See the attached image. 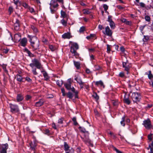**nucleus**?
I'll return each instance as SVG.
<instances>
[{"instance_id":"45","label":"nucleus","mask_w":153,"mask_h":153,"mask_svg":"<svg viewBox=\"0 0 153 153\" xmlns=\"http://www.w3.org/2000/svg\"><path fill=\"white\" fill-rule=\"evenodd\" d=\"M112 103L114 106H117L118 104V102L117 101L114 100H112Z\"/></svg>"},{"instance_id":"56","label":"nucleus","mask_w":153,"mask_h":153,"mask_svg":"<svg viewBox=\"0 0 153 153\" xmlns=\"http://www.w3.org/2000/svg\"><path fill=\"white\" fill-rule=\"evenodd\" d=\"M13 9L11 7H10L9 8V11L10 12V13L11 14V12H13Z\"/></svg>"},{"instance_id":"63","label":"nucleus","mask_w":153,"mask_h":153,"mask_svg":"<svg viewBox=\"0 0 153 153\" xmlns=\"http://www.w3.org/2000/svg\"><path fill=\"white\" fill-rule=\"evenodd\" d=\"M14 1V3L16 5L17 4L18 2H19V0H13Z\"/></svg>"},{"instance_id":"14","label":"nucleus","mask_w":153,"mask_h":153,"mask_svg":"<svg viewBox=\"0 0 153 153\" xmlns=\"http://www.w3.org/2000/svg\"><path fill=\"white\" fill-rule=\"evenodd\" d=\"M14 42H18L20 41L21 39V36L19 33L15 34L14 36Z\"/></svg>"},{"instance_id":"33","label":"nucleus","mask_w":153,"mask_h":153,"mask_svg":"<svg viewBox=\"0 0 153 153\" xmlns=\"http://www.w3.org/2000/svg\"><path fill=\"white\" fill-rule=\"evenodd\" d=\"M92 97L96 100H97L99 99V97L97 95L96 93H93Z\"/></svg>"},{"instance_id":"31","label":"nucleus","mask_w":153,"mask_h":153,"mask_svg":"<svg viewBox=\"0 0 153 153\" xmlns=\"http://www.w3.org/2000/svg\"><path fill=\"white\" fill-rule=\"evenodd\" d=\"M125 117L124 116L122 118V120L120 122V123L121 125L123 126H125Z\"/></svg>"},{"instance_id":"8","label":"nucleus","mask_w":153,"mask_h":153,"mask_svg":"<svg viewBox=\"0 0 153 153\" xmlns=\"http://www.w3.org/2000/svg\"><path fill=\"white\" fill-rule=\"evenodd\" d=\"M11 111L12 112H17L19 111L18 106L11 103L9 104Z\"/></svg>"},{"instance_id":"43","label":"nucleus","mask_w":153,"mask_h":153,"mask_svg":"<svg viewBox=\"0 0 153 153\" xmlns=\"http://www.w3.org/2000/svg\"><path fill=\"white\" fill-rule=\"evenodd\" d=\"M101 68L98 65H96L94 66V68L96 71L99 70L101 69Z\"/></svg>"},{"instance_id":"44","label":"nucleus","mask_w":153,"mask_h":153,"mask_svg":"<svg viewBox=\"0 0 153 153\" xmlns=\"http://www.w3.org/2000/svg\"><path fill=\"white\" fill-rule=\"evenodd\" d=\"M103 7L104 8L105 11V12H106L108 8V6L106 4H104L103 5Z\"/></svg>"},{"instance_id":"47","label":"nucleus","mask_w":153,"mask_h":153,"mask_svg":"<svg viewBox=\"0 0 153 153\" xmlns=\"http://www.w3.org/2000/svg\"><path fill=\"white\" fill-rule=\"evenodd\" d=\"M72 120L74 122V125H76L77 124V123L76 121V118L75 117H74L72 119Z\"/></svg>"},{"instance_id":"36","label":"nucleus","mask_w":153,"mask_h":153,"mask_svg":"<svg viewBox=\"0 0 153 153\" xmlns=\"http://www.w3.org/2000/svg\"><path fill=\"white\" fill-rule=\"evenodd\" d=\"M43 133L47 135H49L50 131L48 129H45L43 130Z\"/></svg>"},{"instance_id":"38","label":"nucleus","mask_w":153,"mask_h":153,"mask_svg":"<svg viewBox=\"0 0 153 153\" xmlns=\"http://www.w3.org/2000/svg\"><path fill=\"white\" fill-rule=\"evenodd\" d=\"M110 25L111 28L114 29L115 27V25L113 21L110 22Z\"/></svg>"},{"instance_id":"27","label":"nucleus","mask_w":153,"mask_h":153,"mask_svg":"<svg viewBox=\"0 0 153 153\" xmlns=\"http://www.w3.org/2000/svg\"><path fill=\"white\" fill-rule=\"evenodd\" d=\"M77 82L78 83L79 85L83 84L84 82H83L80 78H78L77 77L75 78Z\"/></svg>"},{"instance_id":"39","label":"nucleus","mask_w":153,"mask_h":153,"mask_svg":"<svg viewBox=\"0 0 153 153\" xmlns=\"http://www.w3.org/2000/svg\"><path fill=\"white\" fill-rule=\"evenodd\" d=\"M85 27L84 26H82L80 27L79 30V32L80 33H83L85 30Z\"/></svg>"},{"instance_id":"2","label":"nucleus","mask_w":153,"mask_h":153,"mask_svg":"<svg viewBox=\"0 0 153 153\" xmlns=\"http://www.w3.org/2000/svg\"><path fill=\"white\" fill-rule=\"evenodd\" d=\"M72 82L73 81L71 79H68L67 81L64 84V86L67 90H71L74 94V96L75 98H78V91H75L74 88L73 87H71V84Z\"/></svg>"},{"instance_id":"58","label":"nucleus","mask_w":153,"mask_h":153,"mask_svg":"<svg viewBox=\"0 0 153 153\" xmlns=\"http://www.w3.org/2000/svg\"><path fill=\"white\" fill-rule=\"evenodd\" d=\"M86 73L88 74H89L91 73L90 70L88 68H86L85 70Z\"/></svg>"},{"instance_id":"28","label":"nucleus","mask_w":153,"mask_h":153,"mask_svg":"<svg viewBox=\"0 0 153 153\" xmlns=\"http://www.w3.org/2000/svg\"><path fill=\"white\" fill-rule=\"evenodd\" d=\"M148 74L147 73H146V75H148L149 78V79H151L153 78V75L151 73V71H149L148 72Z\"/></svg>"},{"instance_id":"61","label":"nucleus","mask_w":153,"mask_h":153,"mask_svg":"<svg viewBox=\"0 0 153 153\" xmlns=\"http://www.w3.org/2000/svg\"><path fill=\"white\" fill-rule=\"evenodd\" d=\"M120 50L123 52L125 51V49L123 47L120 48Z\"/></svg>"},{"instance_id":"25","label":"nucleus","mask_w":153,"mask_h":153,"mask_svg":"<svg viewBox=\"0 0 153 153\" xmlns=\"http://www.w3.org/2000/svg\"><path fill=\"white\" fill-rule=\"evenodd\" d=\"M15 78L16 79L17 81L21 82L22 81L23 78L19 74H17Z\"/></svg>"},{"instance_id":"29","label":"nucleus","mask_w":153,"mask_h":153,"mask_svg":"<svg viewBox=\"0 0 153 153\" xmlns=\"http://www.w3.org/2000/svg\"><path fill=\"white\" fill-rule=\"evenodd\" d=\"M61 16L63 18H68L67 15L64 11L62 10L61 12Z\"/></svg>"},{"instance_id":"22","label":"nucleus","mask_w":153,"mask_h":153,"mask_svg":"<svg viewBox=\"0 0 153 153\" xmlns=\"http://www.w3.org/2000/svg\"><path fill=\"white\" fill-rule=\"evenodd\" d=\"M24 97L23 96L20 94L17 95L16 97L17 101L18 102L21 101L23 100Z\"/></svg>"},{"instance_id":"15","label":"nucleus","mask_w":153,"mask_h":153,"mask_svg":"<svg viewBox=\"0 0 153 153\" xmlns=\"http://www.w3.org/2000/svg\"><path fill=\"white\" fill-rule=\"evenodd\" d=\"M19 20L16 19L14 23V28L16 30H18L19 28Z\"/></svg>"},{"instance_id":"19","label":"nucleus","mask_w":153,"mask_h":153,"mask_svg":"<svg viewBox=\"0 0 153 153\" xmlns=\"http://www.w3.org/2000/svg\"><path fill=\"white\" fill-rule=\"evenodd\" d=\"M121 21L123 23H124L125 24L127 25H131V22L130 21H127V20L124 18H121Z\"/></svg>"},{"instance_id":"53","label":"nucleus","mask_w":153,"mask_h":153,"mask_svg":"<svg viewBox=\"0 0 153 153\" xmlns=\"http://www.w3.org/2000/svg\"><path fill=\"white\" fill-rule=\"evenodd\" d=\"M63 120L62 118L59 119L58 121V123L62 124L63 123Z\"/></svg>"},{"instance_id":"62","label":"nucleus","mask_w":153,"mask_h":153,"mask_svg":"<svg viewBox=\"0 0 153 153\" xmlns=\"http://www.w3.org/2000/svg\"><path fill=\"white\" fill-rule=\"evenodd\" d=\"M29 10L31 13L33 12L34 11V9L32 7H30Z\"/></svg>"},{"instance_id":"46","label":"nucleus","mask_w":153,"mask_h":153,"mask_svg":"<svg viewBox=\"0 0 153 153\" xmlns=\"http://www.w3.org/2000/svg\"><path fill=\"white\" fill-rule=\"evenodd\" d=\"M61 92L62 94V96H65L66 95V94L65 93V90L64 88H62L61 89Z\"/></svg>"},{"instance_id":"17","label":"nucleus","mask_w":153,"mask_h":153,"mask_svg":"<svg viewBox=\"0 0 153 153\" xmlns=\"http://www.w3.org/2000/svg\"><path fill=\"white\" fill-rule=\"evenodd\" d=\"M27 43V40L25 38L22 39L20 42L21 45L23 47L25 46Z\"/></svg>"},{"instance_id":"49","label":"nucleus","mask_w":153,"mask_h":153,"mask_svg":"<svg viewBox=\"0 0 153 153\" xmlns=\"http://www.w3.org/2000/svg\"><path fill=\"white\" fill-rule=\"evenodd\" d=\"M31 98V97L30 96L28 95L26 96L25 99L26 100H28L30 99Z\"/></svg>"},{"instance_id":"23","label":"nucleus","mask_w":153,"mask_h":153,"mask_svg":"<svg viewBox=\"0 0 153 153\" xmlns=\"http://www.w3.org/2000/svg\"><path fill=\"white\" fill-rule=\"evenodd\" d=\"M68 18H66V20L64 19H62L61 21V23L62 25L65 26H66L67 25V20Z\"/></svg>"},{"instance_id":"1","label":"nucleus","mask_w":153,"mask_h":153,"mask_svg":"<svg viewBox=\"0 0 153 153\" xmlns=\"http://www.w3.org/2000/svg\"><path fill=\"white\" fill-rule=\"evenodd\" d=\"M30 66L33 69L32 71L33 74L36 75L38 74L36 71V68H34L35 67L37 68L40 69L42 67L40 62L36 59H34L32 60V63L30 64Z\"/></svg>"},{"instance_id":"26","label":"nucleus","mask_w":153,"mask_h":153,"mask_svg":"<svg viewBox=\"0 0 153 153\" xmlns=\"http://www.w3.org/2000/svg\"><path fill=\"white\" fill-rule=\"evenodd\" d=\"M95 85L97 86H98L99 85H100L101 86H103V88L104 87L103 83V82L101 80L96 82H95Z\"/></svg>"},{"instance_id":"60","label":"nucleus","mask_w":153,"mask_h":153,"mask_svg":"<svg viewBox=\"0 0 153 153\" xmlns=\"http://www.w3.org/2000/svg\"><path fill=\"white\" fill-rule=\"evenodd\" d=\"M119 76L120 77H123L124 76V74L123 72H120L119 74Z\"/></svg>"},{"instance_id":"4","label":"nucleus","mask_w":153,"mask_h":153,"mask_svg":"<svg viewBox=\"0 0 153 153\" xmlns=\"http://www.w3.org/2000/svg\"><path fill=\"white\" fill-rule=\"evenodd\" d=\"M131 98L134 102L137 103L140 102L141 99L140 94L137 92H133L132 93Z\"/></svg>"},{"instance_id":"21","label":"nucleus","mask_w":153,"mask_h":153,"mask_svg":"<svg viewBox=\"0 0 153 153\" xmlns=\"http://www.w3.org/2000/svg\"><path fill=\"white\" fill-rule=\"evenodd\" d=\"M42 72L43 73V74L45 78V80L46 81L48 80L49 78V76L48 73L46 71H42Z\"/></svg>"},{"instance_id":"35","label":"nucleus","mask_w":153,"mask_h":153,"mask_svg":"<svg viewBox=\"0 0 153 153\" xmlns=\"http://www.w3.org/2000/svg\"><path fill=\"white\" fill-rule=\"evenodd\" d=\"M31 27L34 32L36 33L38 32L37 28L34 26L31 25Z\"/></svg>"},{"instance_id":"11","label":"nucleus","mask_w":153,"mask_h":153,"mask_svg":"<svg viewBox=\"0 0 153 153\" xmlns=\"http://www.w3.org/2000/svg\"><path fill=\"white\" fill-rule=\"evenodd\" d=\"M78 49L79 45L77 43H74L71 44L70 50L71 52H74V51L77 50Z\"/></svg>"},{"instance_id":"55","label":"nucleus","mask_w":153,"mask_h":153,"mask_svg":"<svg viewBox=\"0 0 153 153\" xmlns=\"http://www.w3.org/2000/svg\"><path fill=\"white\" fill-rule=\"evenodd\" d=\"M107 51L108 52H110L111 51L110 46L108 45H107Z\"/></svg>"},{"instance_id":"50","label":"nucleus","mask_w":153,"mask_h":153,"mask_svg":"<svg viewBox=\"0 0 153 153\" xmlns=\"http://www.w3.org/2000/svg\"><path fill=\"white\" fill-rule=\"evenodd\" d=\"M140 6L142 7H145V5L143 2H140L139 3Z\"/></svg>"},{"instance_id":"12","label":"nucleus","mask_w":153,"mask_h":153,"mask_svg":"<svg viewBox=\"0 0 153 153\" xmlns=\"http://www.w3.org/2000/svg\"><path fill=\"white\" fill-rule=\"evenodd\" d=\"M123 67L125 68V70L127 71V73L128 74V72L129 70L130 66L129 65V64L127 62V61L126 62H123Z\"/></svg>"},{"instance_id":"54","label":"nucleus","mask_w":153,"mask_h":153,"mask_svg":"<svg viewBox=\"0 0 153 153\" xmlns=\"http://www.w3.org/2000/svg\"><path fill=\"white\" fill-rule=\"evenodd\" d=\"M81 131L84 133H87L88 134H89V133L88 132V131H87L84 128H82V130H81Z\"/></svg>"},{"instance_id":"59","label":"nucleus","mask_w":153,"mask_h":153,"mask_svg":"<svg viewBox=\"0 0 153 153\" xmlns=\"http://www.w3.org/2000/svg\"><path fill=\"white\" fill-rule=\"evenodd\" d=\"M83 12L84 14H88L89 13V12L88 11L85 10H84Z\"/></svg>"},{"instance_id":"42","label":"nucleus","mask_w":153,"mask_h":153,"mask_svg":"<svg viewBox=\"0 0 153 153\" xmlns=\"http://www.w3.org/2000/svg\"><path fill=\"white\" fill-rule=\"evenodd\" d=\"M145 19L146 20L147 22H149L150 21V18L149 16H146L145 17Z\"/></svg>"},{"instance_id":"20","label":"nucleus","mask_w":153,"mask_h":153,"mask_svg":"<svg viewBox=\"0 0 153 153\" xmlns=\"http://www.w3.org/2000/svg\"><path fill=\"white\" fill-rule=\"evenodd\" d=\"M82 140L85 143L90 144L91 143V141L88 138L85 137V138L81 137Z\"/></svg>"},{"instance_id":"32","label":"nucleus","mask_w":153,"mask_h":153,"mask_svg":"<svg viewBox=\"0 0 153 153\" xmlns=\"http://www.w3.org/2000/svg\"><path fill=\"white\" fill-rule=\"evenodd\" d=\"M56 83L59 87H61L62 85L63 82L62 80H57Z\"/></svg>"},{"instance_id":"64","label":"nucleus","mask_w":153,"mask_h":153,"mask_svg":"<svg viewBox=\"0 0 153 153\" xmlns=\"http://www.w3.org/2000/svg\"><path fill=\"white\" fill-rule=\"evenodd\" d=\"M52 127L55 129H56V125L54 123H53L52 124Z\"/></svg>"},{"instance_id":"40","label":"nucleus","mask_w":153,"mask_h":153,"mask_svg":"<svg viewBox=\"0 0 153 153\" xmlns=\"http://www.w3.org/2000/svg\"><path fill=\"white\" fill-rule=\"evenodd\" d=\"M71 53L74 54L76 58H77L79 56V54L76 52V50L74 51V52Z\"/></svg>"},{"instance_id":"48","label":"nucleus","mask_w":153,"mask_h":153,"mask_svg":"<svg viewBox=\"0 0 153 153\" xmlns=\"http://www.w3.org/2000/svg\"><path fill=\"white\" fill-rule=\"evenodd\" d=\"M113 149L116 151L117 153H123L121 151L118 150L116 148L114 147Z\"/></svg>"},{"instance_id":"37","label":"nucleus","mask_w":153,"mask_h":153,"mask_svg":"<svg viewBox=\"0 0 153 153\" xmlns=\"http://www.w3.org/2000/svg\"><path fill=\"white\" fill-rule=\"evenodd\" d=\"M25 50L26 52L31 57H33V55L32 53L29 50H28L27 49H26Z\"/></svg>"},{"instance_id":"18","label":"nucleus","mask_w":153,"mask_h":153,"mask_svg":"<svg viewBox=\"0 0 153 153\" xmlns=\"http://www.w3.org/2000/svg\"><path fill=\"white\" fill-rule=\"evenodd\" d=\"M44 102L43 100H40L38 102L35 103V105L36 107H39L42 105Z\"/></svg>"},{"instance_id":"30","label":"nucleus","mask_w":153,"mask_h":153,"mask_svg":"<svg viewBox=\"0 0 153 153\" xmlns=\"http://www.w3.org/2000/svg\"><path fill=\"white\" fill-rule=\"evenodd\" d=\"M67 97L70 99H72L73 97V94L70 92H68L67 94Z\"/></svg>"},{"instance_id":"41","label":"nucleus","mask_w":153,"mask_h":153,"mask_svg":"<svg viewBox=\"0 0 153 153\" xmlns=\"http://www.w3.org/2000/svg\"><path fill=\"white\" fill-rule=\"evenodd\" d=\"M124 102L129 105L130 103V101L128 98H125L124 99Z\"/></svg>"},{"instance_id":"51","label":"nucleus","mask_w":153,"mask_h":153,"mask_svg":"<svg viewBox=\"0 0 153 153\" xmlns=\"http://www.w3.org/2000/svg\"><path fill=\"white\" fill-rule=\"evenodd\" d=\"M25 80L29 82H31L32 80L29 77H27L25 78Z\"/></svg>"},{"instance_id":"34","label":"nucleus","mask_w":153,"mask_h":153,"mask_svg":"<svg viewBox=\"0 0 153 153\" xmlns=\"http://www.w3.org/2000/svg\"><path fill=\"white\" fill-rule=\"evenodd\" d=\"M49 49L52 51H54L56 49V48L52 45H49Z\"/></svg>"},{"instance_id":"52","label":"nucleus","mask_w":153,"mask_h":153,"mask_svg":"<svg viewBox=\"0 0 153 153\" xmlns=\"http://www.w3.org/2000/svg\"><path fill=\"white\" fill-rule=\"evenodd\" d=\"M111 17H112L111 16H108V22H111L113 21H112V19H111Z\"/></svg>"},{"instance_id":"57","label":"nucleus","mask_w":153,"mask_h":153,"mask_svg":"<svg viewBox=\"0 0 153 153\" xmlns=\"http://www.w3.org/2000/svg\"><path fill=\"white\" fill-rule=\"evenodd\" d=\"M23 6L25 8L28 7V6L26 3H23L22 4Z\"/></svg>"},{"instance_id":"13","label":"nucleus","mask_w":153,"mask_h":153,"mask_svg":"<svg viewBox=\"0 0 153 153\" xmlns=\"http://www.w3.org/2000/svg\"><path fill=\"white\" fill-rule=\"evenodd\" d=\"M72 37L71 33L69 32L65 33L62 35V37L64 39H69Z\"/></svg>"},{"instance_id":"10","label":"nucleus","mask_w":153,"mask_h":153,"mask_svg":"<svg viewBox=\"0 0 153 153\" xmlns=\"http://www.w3.org/2000/svg\"><path fill=\"white\" fill-rule=\"evenodd\" d=\"M64 150L66 152V153H70L71 150L73 151V149L72 148H71V149H70V147L69 146L68 144L66 142L64 143Z\"/></svg>"},{"instance_id":"6","label":"nucleus","mask_w":153,"mask_h":153,"mask_svg":"<svg viewBox=\"0 0 153 153\" xmlns=\"http://www.w3.org/2000/svg\"><path fill=\"white\" fill-rule=\"evenodd\" d=\"M143 124L145 128L147 129H149L152 127V125L151 124V121L149 119L144 120Z\"/></svg>"},{"instance_id":"9","label":"nucleus","mask_w":153,"mask_h":153,"mask_svg":"<svg viewBox=\"0 0 153 153\" xmlns=\"http://www.w3.org/2000/svg\"><path fill=\"white\" fill-rule=\"evenodd\" d=\"M103 33L107 36H111L112 35V32L109 27L107 26L105 28V31L103 32Z\"/></svg>"},{"instance_id":"24","label":"nucleus","mask_w":153,"mask_h":153,"mask_svg":"<svg viewBox=\"0 0 153 153\" xmlns=\"http://www.w3.org/2000/svg\"><path fill=\"white\" fill-rule=\"evenodd\" d=\"M74 63L75 66L77 69H79L80 68V64L79 62L74 61Z\"/></svg>"},{"instance_id":"7","label":"nucleus","mask_w":153,"mask_h":153,"mask_svg":"<svg viewBox=\"0 0 153 153\" xmlns=\"http://www.w3.org/2000/svg\"><path fill=\"white\" fill-rule=\"evenodd\" d=\"M8 148V145L7 143L2 144L1 145L0 153H7V150Z\"/></svg>"},{"instance_id":"16","label":"nucleus","mask_w":153,"mask_h":153,"mask_svg":"<svg viewBox=\"0 0 153 153\" xmlns=\"http://www.w3.org/2000/svg\"><path fill=\"white\" fill-rule=\"evenodd\" d=\"M29 145L30 149L34 151L33 153H35L34 151L35 150V148L36 146V143L34 142H31L30 143Z\"/></svg>"},{"instance_id":"5","label":"nucleus","mask_w":153,"mask_h":153,"mask_svg":"<svg viewBox=\"0 0 153 153\" xmlns=\"http://www.w3.org/2000/svg\"><path fill=\"white\" fill-rule=\"evenodd\" d=\"M28 37L30 39V42L31 43V45L33 49L34 50L37 49L39 47V43L38 42H32V37L31 36L28 35Z\"/></svg>"},{"instance_id":"3","label":"nucleus","mask_w":153,"mask_h":153,"mask_svg":"<svg viewBox=\"0 0 153 153\" xmlns=\"http://www.w3.org/2000/svg\"><path fill=\"white\" fill-rule=\"evenodd\" d=\"M50 9L52 13H54L57 10L59 5L56 0H51L50 4Z\"/></svg>"}]
</instances>
